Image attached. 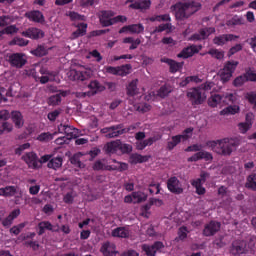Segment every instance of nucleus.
<instances>
[{"instance_id":"44","label":"nucleus","mask_w":256,"mask_h":256,"mask_svg":"<svg viewBox=\"0 0 256 256\" xmlns=\"http://www.w3.org/2000/svg\"><path fill=\"white\" fill-rule=\"evenodd\" d=\"M221 102H223V96L220 94H213L209 99H208V105L209 107H217Z\"/></svg>"},{"instance_id":"43","label":"nucleus","mask_w":256,"mask_h":256,"mask_svg":"<svg viewBox=\"0 0 256 256\" xmlns=\"http://www.w3.org/2000/svg\"><path fill=\"white\" fill-rule=\"evenodd\" d=\"M112 163H116L117 165H112L111 166V171H127V169H129V165L127 163L124 162H118L117 160L113 159Z\"/></svg>"},{"instance_id":"37","label":"nucleus","mask_w":256,"mask_h":256,"mask_svg":"<svg viewBox=\"0 0 256 256\" xmlns=\"http://www.w3.org/2000/svg\"><path fill=\"white\" fill-rule=\"evenodd\" d=\"M63 131L68 139H77V133L79 131L77 128L69 125H64Z\"/></svg>"},{"instance_id":"53","label":"nucleus","mask_w":256,"mask_h":256,"mask_svg":"<svg viewBox=\"0 0 256 256\" xmlns=\"http://www.w3.org/2000/svg\"><path fill=\"white\" fill-rule=\"evenodd\" d=\"M245 99H247L250 105H253V109H256V91L246 93Z\"/></svg>"},{"instance_id":"51","label":"nucleus","mask_w":256,"mask_h":256,"mask_svg":"<svg viewBox=\"0 0 256 256\" xmlns=\"http://www.w3.org/2000/svg\"><path fill=\"white\" fill-rule=\"evenodd\" d=\"M19 31V28L15 25L7 26L1 30V35H15Z\"/></svg>"},{"instance_id":"28","label":"nucleus","mask_w":256,"mask_h":256,"mask_svg":"<svg viewBox=\"0 0 256 256\" xmlns=\"http://www.w3.org/2000/svg\"><path fill=\"white\" fill-rule=\"evenodd\" d=\"M52 157L53 156H51L50 159L47 161L48 169H54V171H57V169H61V167H63V157Z\"/></svg>"},{"instance_id":"47","label":"nucleus","mask_w":256,"mask_h":256,"mask_svg":"<svg viewBox=\"0 0 256 256\" xmlns=\"http://www.w3.org/2000/svg\"><path fill=\"white\" fill-rule=\"evenodd\" d=\"M235 101H237V94L226 93L222 96V103L225 105L233 104Z\"/></svg>"},{"instance_id":"40","label":"nucleus","mask_w":256,"mask_h":256,"mask_svg":"<svg viewBox=\"0 0 256 256\" xmlns=\"http://www.w3.org/2000/svg\"><path fill=\"white\" fill-rule=\"evenodd\" d=\"M1 193L3 197H15L17 194V186H6L1 188Z\"/></svg>"},{"instance_id":"63","label":"nucleus","mask_w":256,"mask_h":256,"mask_svg":"<svg viewBox=\"0 0 256 256\" xmlns=\"http://www.w3.org/2000/svg\"><path fill=\"white\" fill-rule=\"evenodd\" d=\"M70 163L72 165H75L76 167H79V168H81V165H83V163H81V159L79 158V154H74L70 158Z\"/></svg>"},{"instance_id":"8","label":"nucleus","mask_w":256,"mask_h":256,"mask_svg":"<svg viewBox=\"0 0 256 256\" xmlns=\"http://www.w3.org/2000/svg\"><path fill=\"white\" fill-rule=\"evenodd\" d=\"M8 61L12 67L16 69H21L27 64V57L23 53H13L8 56Z\"/></svg>"},{"instance_id":"62","label":"nucleus","mask_w":256,"mask_h":256,"mask_svg":"<svg viewBox=\"0 0 256 256\" xmlns=\"http://www.w3.org/2000/svg\"><path fill=\"white\" fill-rule=\"evenodd\" d=\"M132 197L136 203H142V201H145L147 199L146 196H144L141 192H134L132 193Z\"/></svg>"},{"instance_id":"59","label":"nucleus","mask_w":256,"mask_h":256,"mask_svg":"<svg viewBox=\"0 0 256 256\" xmlns=\"http://www.w3.org/2000/svg\"><path fill=\"white\" fill-rule=\"evenodd\" d=\"M239 51H243V45L236 44L235 46L229 49L228 57H233V55H235V53H239Z\"/></svg>"},{"instance_id":"25","label":"nucleus","mask_w":256,"mask_h":256,"mask_svg":"<svg viewBox=\"0 0 256 256\" xmlns=\"http://www.w3.org/2000/svg\"><path fill=\"white\" fill-rule=\"evenodd\" d=\"M130 9H136L139 11H148L151 9V0H139L129 5Z\"/></svg>"},{"instance_id":"5","label":"nucleus","mask_w":256,"mask_h":256,"mask_svg":"<svg viewBox=\"0 0 256 256\" xmlns=\"http://www.w3.org/2000/svg\"><path fill=\"white\" fill-rule=\"evenodd\" d=\"M131 129H135V126L123 128V124H117L110 127L102 128L100 130V133H102V135H105L106 139H115V137H120V135H125V133H129Z\"/></svg>"},{"instance_id":"9","label":"nucleus","mask_w":256,"mask_h":256,"mask_svg":"<svg viewBox=\"0 0 256 256\" xmlns=\"http://www.w3.org/2000/svg\"><path fill=\"white\" fill-rule=\"evenodd\" d=\"M167 189L174 195H181L183 193L181 181L176 176H172L167 180Z\"/></svg>"},{"instance_id":"13","label":"nucleus","mask_w":256,"mask_h":256,"mask_svg":"<svg viewBox=\"0 0 256 256\" xmlns=\"http://www.w3.org/2000/svg\"><path fill=\"white\" fill-rule=\"evenodd\" d=\"M221 229V223L217 221H210L208 224L205 225L203 230L204 237H213L218 231Z\"/></svg>"},{"instance_id":"12","label":"nucleus","mask_w":256,"mask_h":256,"mask_svg":"<svg viewBox=\"0 0 256 256\" xmlns=\"http://www.w3.org/2000/svg\"><path fill=\"white\" fill-rule=\"evenodd\" d=\"M106 73H109L110 75H120L121 77H125L129 72V69H131V64H126L118 67L113 66H107Z\"/></svg>"},{"instance_id":"32","label":"nucleus","mask_w":256,"mask_h":256,"mask_svg":"<svg viewBox=\"0 0 256 256\" xmlns=\"http://www.w3.org/2000/svg\"><path fill=\"white\" fill-rule=\"evenodd\" d=\"M112 165H109L105 159L94 162L92 169L94 171H111Z\"/></svg>"},{"instance_id":"46","label":"nucleus","mask_w":256,"mask_h":256,"mask_svg":"<svg viewBox=\"0 0 256 256\" xmlns=\"http://www.w3.org/2000/svg\"><path fill=\"white\" fill-rule=\"evenodd\" d=\"M191 185L195 187L197 195H205L207 190H205V187L201 184V180H192Z\"/></svg>"},{"instance_id":"22","label":"nucleus","mask_w":256,"mask_h":256,"mask_svg":"<svg viewBox=\"0 0 256 256\" xmlns=\"http://www.w3.org/2000/svg\"><path fill=\"white\" fill-rule=\"evenodd\" d=\"M11 121L14 123L16 129H21L25 125L23 114L20 111L14 110L11 112Z\"/></svg>"},{"instance_id":"39","label":"nucleus","mask_w":256,"mask_h":256,"mask_svg":"<svg viewBox=\"0 0 256 256\" xmlns=\"http://www.w3.org/2000/svg\"><path fill=\"white\" fill-rule=\"evenodd\" d=\"M38 235H44L45 231H53V224L49 221H42L38 224Z\"/></svg>"},{"instance_id":"24","label":"nucleus","mask_w":256,"mask_h":256,"mask_svg":"<svg viewBox=\"0 0 256 256\" xmlns=\"http://www.w3.org/2000/svg\"><path fill=\"white\" fill-rule=\"evenodd\" d=\"M156 141H159V137L157 136H153L145 140L136 141L135 143L136 149L137 151H143L145 147H151V145L156 143Z\"/></svg>"},{"instance_id":"58","label":"nucleus","mask_w":256,"mask_h":256,"mask_svg":"<svg viewBox=\"0 0 256 256\" xmlns=\"http://www.w3.org/2000/svg\"><path fill=\"white\" fill-rule=\"evenodd\" d=\"M245 75H246L247 81L256 83V73H255V71H253L251 68H248V69L245 71Z\"/></svg>"},{"instance_id":"57","label":"nucleus","mask_w":256,"mask_h":256,"mask_svg":"<svg viewBox=\"0 0 256 256\" xmlns=\"http://www.w3.org/2000/svg\"><path fill=\"white\" fill-rule=\"evenodd\" d=\"M169 93H171V88H169L167 86H162L158 90L157 95H158V97H161V99H165V97H167V95H169Z\"/></svg>"},{"instance_id":"54","label":"nucleus","mask_w":256,"mask_h":256,"mask_svg":"<svg viewBox=\"0 0 256 256\" xmlns=\"http://www.w3.org/2000/svg\"><path fill=\"white\" fill-rule=\"evenodd\" d=\"M118 151L119 153H122V154L131 153V151H133V146H131L130 144H125L120 140Z\"/></svg>"},{"instance_id":"45","label":"nucleus","mask_w":256,"mask_h":256,"mask_svg":"<svg viewBox=\"0 0 256 256\" xmlns=\"http://www.w3.org/2000/svg\"><path fill=\"white\" fill-rule=\"evenodd\" d=\"M8 44L10 46L18 45V47H27L29 45V40L21 37H14Z\"/></svg>"},{"instance_id":"15","label":"nucleus","mask_w":256,"mask_h":256,"mask_svg":"<svg viewBox=\"0 0 256 256\" xmlns=\"http://www.w3.org/2000/svg\"><path fill=\"white\" fill-rule=\"evenodd\" d=\"M24 17L33 23H45V16L43 15V12L39 10L28 11L24 14Z\"/></svg>"},{"instance_id":"33","label":"nucleus","mask_w":256,"mask_h":256,"mask_svg":"<svg viewBox=\"0 0 256 256\" xmlns=\"http://www.w3.org/2000/svg\"><path fill=\"white\" fill-rule=\"evenodd\" d=\"M129 229L127 227H117L112 230V237H118L120 239H127L129 237Z\"/></svg>"},{"instance_id":"56","label":"nucleus","mask_w":256,"mask_h":256,"mask_svg":"<svg viewBox=\"0 0 256 256\" xmlns=\"http://www.w3.org/2000/svg\"><path fill=\"white\" fill-rule=\"evenodd\" d=\"M37 139L41 142L53 141V134L50 132H43L37 137Z\"/></svg>"},{"instance_id":"2","label":"nucleus","mask_w":256,"mask_h":256,"mask_svg":"<svg viewBox=\"0 0 256 256\" xmlns=\"http://www.w3.org/2000/svg\"><path fill=\"white\" fill-rule=\"evenodd\" d=\"M171 9L175 11V17L178 21H185L201 10V3L193 0L179 1L172 5Z\"/></svg>"},{"instance_id":"20","label":"nucleus","mask_w":256,"mask_h":256,"mask_svg":"<svg viewBox=\"0 0 256 256\" xmlns=\"http://www.w3.org/2000/svg\"><path fill=\"white\" fill-rule=\"evenodd\" d=\"M161 63H166L170 67V73H177L180 69H183V62H177L173 59L163 57Z\"/></svg>"},{"instance_id":"60","label":"nucleus","mask_w":256,"mask_h":256,"mask_svg":"<svg viewBox=\"0 0 256 256\" xmlns=\"http://www.w3.org/2000/svg\"><path fill=\"white\" fill-rule=\"evenodd\" d=\"M171 23L160 24L158 27L154 29V33H163V31L171 30Z\"/></svg>"},{"instance_id":"41","label":"nucleus","mask_w":256,"mask_h":256,"mask_svg":"<svg viewBox=\"0 0 256 256\" xmlns=\"http://www.w3.org/2000/svg\"><path fill=\"white\" fill-rule=\"evenodd\" d=\"M253 125V123L251 122V114H247L246 115V122H242L238 125L239 130L242 133H247L248 129H251V126Z\"/></svg>"},{"instance_id":"4","label":"nucleus","mask_w":256,"mask_h":256,"mask_svg":"<svg viewBox=\"0 0 256 256\" xmlns=\"http://www.w3.org/2000/svg\"><path fill=\"white\" fill-rule=\"evenodd\" d=\"M22 159L26 162L29 169H40L43 163H47L51 159V155L46 154L42 156L39 160V157L35 152H28L22 156Z\"/></svg>"},{"instance_id":"17","label":"nucleus","mask_w":256,"mask_h":256,"mask_svg":"<svg viewBox=\"0 0 256 256\" xmlns=\"http://www.w3.org/2000/svg\"><path fill=\"white\" fill-rule=\"evenodd\" d=\"M22 37H27L28 39H41L44 37L43 30L35 27H30L26 31L21 33Z\"/></svg>"},{"instance_id":"23","label":"nucleus","mask_w":256,"mask_h":256,"mask_svg":"<svg viewBox=\"0 0 256 256\" xmlns=\"http://www.w3.org/2000/svg\"><path fill=\"white\" fill-rule=\"evenodd\" d=\"M195 53H199V50L195 45H192L183 48L182 51L179 54H177V57L179 59H189V57H193Z\"/></svg>"},{"instance_id":"6","label":"nucleus","mask_w":256,"mask_h":256,"mask_svg":"<svg viewBox=\"0 0 256 256\" xmlns=\"http://www.w3.org/2000/svg\"><path fill=\"white\" fill-rule=\"evenodd\" d=\"M186 97L194 107L196 105H203L207 101V94L199 86L188 89Z\"/></svg>"},{"instance_id":"42","label":"nucleus","mask_w":256,"mask_h":256,"mask_svg":"<svg viewBox=\"0 0 256 256\" xmlns=\"http://www.w3.org/2000/svg\"><path fill=\"white\" fill-rule=\"evenodd\" d=\"M245 187L246 189H251V191H256V173L250 174L247 177Z\"/></svg>"},{"instance_id":"19","label":"nucleus","mask_w":256,"mask_h":256,"mask_svg":"<svg viewBox=\"0 0 256 256\" xmlns=\"http://www.w3.org/2000/svg\"><path fill=\"white\" fill-rule=\"evenodd\" d=\"M67 95H69V92L65 90H59L56 95H52L48 98L47 103L51 107H56V105L61 104V97H67Z\"/></svg>"},{"instance_id":"29","label":"nucleus","mask_w":256,"mask_h":256,"mask_svg":"<svg viewBox=\"0 0 256 256\" xmlns=\"http://www.w3.org/2000/svg\"><path fill=\"white\" fill-rule=\"evenodd\" d=\"M21 215L20 209L13 210L5 220L2 221L3 227H11L13 225V221L18 218V216Z\"/></svg>"},{"instance_id":"14","label":"nucleus","mask_w":256,"mask_h":256,"mask_svg":"<svg viewBox=\"0 0 256 256\" xmlns=\"http://www.w3.org/2000/svg\"><path fill=\"white\" fill-rule=\"evenodd\" d=\"M235 39H239V36H236L234 34H222L219 36H215L213 39V43L218 47H223V45L229 43V41H235Z\"/></svg>"},{"instance_id":"1","label":"nucleus","mask_w":256,"mask_h":256,"mask_svg":"<svg viewBox=\"0 0 256 256\" xmlns=\"http://www.w3.org/2000/svg\"><path fill=\"white\" fill-rule=\"evenodd\" d=\"M239 145H241V141L237 138H223L206 142L207 147L222 157H231Z\"/></svg>"},{"instance_id":"48","label":"nucleus","mask_w":256,"mask_h":256,"mask_svg":"<svg viewBox=\"0 0 256 256\" xmlns=\"http://www.w3.org/2000/svg\"><path fill=\"white\" fill-rule=\"evenodd\" d=\"M144 31H145V26H143V24H141V23L130 25V33L132 35H134V34L139 35V34L143 33Z\"/></svg>"},{"instance_id":"55","label":"nucleus","mask_w":256,"mask_h":256,"mask_svg":"<svg viewBox=\"0 0 256 256\" xmlns=\"http://www.w3.org/2000/svg\"><path fill=\"white\" fill-rule=\"evenodd\" d=\"M208 55H211V57H213L214 59L221 60L223 59V57H225V52L219 51L217 49H210L208 51Z\"/></svg>"},{"instance_id":"31","label":"nucleus","mask_w":256,"mask_h":256,"mask_svg":"<svg viewBox=\"0 0 256 256\" xmlns=\"http://www.w3.org/2000/svg\"><path fill=\"white\" fill-rule=\"evenodd\" d=\"M119 145H120V140H114L110 141L105 144L104 146V151L105 153H119Z\"/></svg>"},{"instance_id":"52","label":"nucleus","mask_w":256,"mask_h":256,"mask_svg":"<svg viewBox=\"0 0 256 256\" xmlns=\"http://www.w3.org/2000/svg\"><path fill=\"white\" fill-rule=\"evenodd\" d=\"M245 83H247V76L245 73L236 77L233 81L234 87H242V85H245Z\"/></svg>"},{"instance_id":"38","label":"nucleus","mask_w":256,"mask_h":256,"mask_svg":"<svg viewBox=\"0 0 256 256\" xmlns=\"http://www.w3.org/2000/svg\"><path fill=\"white\" fill-rule=\"evenodd\" d=\"M228 27H237L239 25H245V19L242 16L235 15L226 22Z\"/></svg>"},{"instance_id":"11","label":"nucleus","mask_w":256,"mask_h":256,"mask_svg":"<svg viewBox=\"0 0 256 256\" xmlns=\"http://www.w3.org/2000/svg\"><path fill=\"white\" fill-rule=\"evenodd\" d=\"M161 249H165V244H163V242L161 241H156L153 243V245H149V244L142 245V251H144V253L147 256H155L157 255V251H161Z\"/></svg>"},{"instance_id":"10","label":"nucleus","mask_w":256,"mask_h":256,"mask_svg":"<svg viewBox=\"0 0 256 256\" xmlns=\"http://www.w3.org/2000/svg\"><path fill=\"white\" fill-rule=\"evenodd\" d=\"M68 77L71 81H87L91 77V72L88 70L72 69L68 72Z\"/></svg>"},{"instance_id":"49","label":"nucleus","mask_w":256,"mask_h":256,"mask_svg":"<svg viewBox=\"0 0 256 256\" xmlns=\"http://www.w3.org/2000/svg\"><path fill=\"white\" fill-rule=\"evenodd\" d=\"M220 113H221V115H235V114L239 113V106L230 105V106L226 107L225 109H223Z\"/></svg>"},{"instance_id":"27","label":"nucleus","mask_w":256,"mask_h":256,"mask_svg":"<svg viewBox=\"0 0 256 256\" xmlns=\"http://www.w3.org/2000/svg\"><path fill=\"white\" fill-rule=\"evenodd\" d=\"M115 249H117L115 244L111 242H105L100 248V251L101 253H103L104 256H113L117 255V251Z\"/></svg>"},{"instance_id":"64","label":"nucleus","mask_w":256,"mask_h":256,"mask_svg":"<svg viewBox=\"0 0 256 256\" xmlns=\"http://www.w3.org/2000/svg\"><path fill=\"white\" fill-rule=\"evenodd\" d=\"M246 42L248 43V45H250L252 51H254V53H256V35L248 38L246 40Z\"/></svg>"},{"instance_id":"21","label":"nucleus","mask_w":256,"mask_h":256,"mask_svg":"<svg viewBox=\"0 0 256 256\" xmlns=\"http://www.w3.org/2000/svg\"><path fill=\"white\" fill-rule=\"evenodd\" d=\"M41 77H36V81H40L41 85H45L46 83H49V81H55V77H56V73L55 72H51L48 70H40Z\"/></svg>"},{"instance_id":"3","label":"nucleus","mask_w":256,"mask_h":256,"mask_svg":"<svg viewBox=\"0 0 256 256\" xmlns=\"http://www.w3.org/2000/svg\"><path fill=\"white\" fill-rule=\"evenodd\" d=\"M202 149L203 145L201 144H193L191 146H188L185 149L186 153H195L188 158V162L197 163V161H201V159H204V161H211L213 159V154Z\"/></svg>"},{"instance_id":"7","label":"nucleus","mask_w":256,"mask_h":256,"mask_svg":"<svg viewBox=\"0 0 256 256\" xmlns=\"http://www.w3.org/2000/svg\"><path fill=\"white\" fill-rule=\"evenodd\" d=\"M237 65H239V62L233 60L225 63L224 68L219 72L222 83H227L233 77Z\"/></svg>"},{"instance_id":"18","label":"nucleus","mask_w":256,"mask_h":256,"mask_svg":"<svg viewBox=\"0 0 256 256\" xmlns=\"http://www.w3.org/2000/svg\"><path fill=\"white\" fill-rule=\"evenodd\" d=\"M230 253L234 256H241L245 253V245L241 240H235L230 247Z\"/></svg>"},{"instance_id":"35","label":"nucleus","mask_w":256,"mask_h":256,"mask_svg":"<svg viewBox=\"0 0 256 256\" xmlns=\"http://www.w3.org/2000/svg\"><path fill=\"white\" fill-rule=\"evenodd\" d=\"M137 83H139V80L135 79L128 84L127 95L129 97H135V95L139 94V88L137 87Z\"/></svg>"},{"instance_id":"36","label":"nucleus","mask_w":256,"mask_h":256,"mask_svg":"<svg viewBox=\"0 0 256 256\" xmlns=\"http://www.w3.org/2000/svg\"><path fill=\"white\" fill-rule=\"evenodd\" d=\"M149 157L150 156H143L141 154L135 153L130 155V163H132V165H137V163H147V161H149Z\"/></svg>"},{"instance_id":"26","label":"nucleus","mask_w":256,"mask_h":256,"mask_svg":"<svg viewBox=\"0 0 256 256\" xmlns=\"http://www.w3.org/2000/svg\"><path fill=\"white\" fill-rule=\"evenodd\" d=\"M187 141V139H189V135H176V136H172L171 140L168 141L167 143V149L168 151H173L175 149L176 146L179 145V143H181V140Z\"/></svg>"},{"instance_id":"34","label":"nucleus","mask_w":256,"mask_h":256,"mask_svg":"<svg viewBox=\"0 0 256 256\" xmlns=\"http://www.w3.org/2000/svg\"><path fill=\"white\" fill-rule=\"evenodd\" d=\"M77 30L72 33L73 39H77L79 37H83L87 34V23H78L76 25Z\"/></svg>"},{"instance_id":"30","label":"nucleus","mask_w":256,"mask_h":256,"mask_svg":"<svg viewBox=\"0 0 256 256\" xmlns=\"http://www.w3.org/2000/svg\"><path fill=\"white\" fill-rule=\"evenodd\" d=\"M88 89H90V95H97V93H101V91H105V86L100 84L99 81L93 80L88 84Z\"/></svg>"},{"instance_id":"50","label":"nucleus","mask_w":256,"mask_h":256,"mask_svg":"<svg viewBox=\"0 0 256 256\" xmlns=\"http://www.w3.org/2000/svg\"><path fill=\"white\" fill-rule=\"evenodd\" d=\"M32 55H35V57H45L47 55L48 51L47 48L43 45H39L36 49L31 51Z\"/></svg>"},{"instance_id":"61","label":"nucleus","mask_w":256,"mask_h":256,"mask_svg":"<svg viewBox=\"0 0 256 256\" xmlns=\"http://www.w3.org/2000/svg\"><path fill=\"white\" fill-rule=\"evenodd\" d=\"M69 17L71 21H85L86 19L85 15H81L77 12H70Z\"/></svg>"},{"instance_id":"16","label":"nucleus","mask_w":256,"mask_h":256,"mask_svg":"<svg viewBox=\"0 0 256 256\" xmlns=\"http://www.w3.org/2000/svg\"><path fill=\"white\" fill-rule=\"evenodd\" d=\"M115 17V12L113 10H102L100 16V23L102 27H111L113 25V18Z\"/></svg>"}]
</instances>
